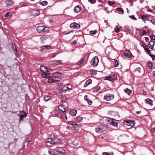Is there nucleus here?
<instances>
[{
	"mask_svg": "<svg viewBox=\"0 0 155 155\" xmlns=\"http://www.w3.org/2000/svg\"><path fill=\"white\" fill-rule=\"evenodd\" d=\"M31 15L33 16H36L39 15L40 14L39 11L36 9H33L30 12Z\"/></svg>",
	"mask_w": 155,
	"mask_h": 155,
	"instance_id": "nucleus-7",
	"label": "nucleus"
},
{
	"mask_svg": "<svg viewBox=\"0 0 155 155\" xmlns=\"http://www.w3.org/2000/svg\"><path fill=\"white\" fill-rule=\"evenodd\" d=\"M62 74L61 73L55 72L52 74V76L56 78H59L61 77Z\"/></svg>",
	"mask_w": 155,
	"mask_h": 155,
	"instance_id": "nucleus-17",
	"label": "nucleus"
},
{
	"mask_svg": "<svg viewBox=\"0 0 155 155\" xmlns=\"http://www.w3.org/2000/svg\"><path fill=\"white\" fill-rule=\"evenodd\" d=\"M123 54L127 58H130L131 55L130 52L128 50L124 51L123 52Z\"/></svg>",
	"mask_w": 155,
	"mask_h": 155,
	"instance_id": "nucleus-13",
	"label": "nucleus"
},
{
	"mask_svg": "<svg viewBox=\"0 0 155 155\" xmlns=\"http://www.w3.org/2000/svg\"><path fill=\"white\" fill-rule=\"evenodd\" d=\"M89 2H91V3H94L96 2V0H88Z\"/></svg>",
	"mask_w": 155,
	"mask_h": 155,
	"instance_id": "nucleus-60",
	"label": "nucleus"
},
{
	"mask_svg": "<svg viewBox=\"0 0 155 155\" xmlns=\"http://www.w3.org/2000/svg\"><path fill=\"white\" fill-rule=\"evenodd\" d=\"M12 16V14L11 13H7L5 15V17L7 19H8L10 18Z\"/></svg>",
	"mask_w": 155,
	"mask_h": 155,
	"instance_id": "nucleus-29",
	"label": "nucleus"
},
{
	"mask_svg": "<svg viewBox=\"0 0 155 155\" xmlns=\"http://www.w3.org/2000/svg\"><path fill=\"white\" fill-rule=\"evenodd\" d=\"M91 74L92 75H96L97 74L96 71L94 70H91L90 71Z\"/></svg>",
	"mask_w": 155,
	"mask_h": 155,
	"instance_id": "nucleus-42",
	"label": "nucleus"
},
{
	"mask_svg": "<svg viewBox=\"0 0 155 155\" xmlns=\"http://www.w3.org/2000/svg\"><path fill=\"white\" fill-rule=\"evenodd\" d=\"M117 76L115 75H110L106 77L105 79L113 81L114 80L117 79Z\"/></svg>",
	"mask_w": 155,
	"mask_h": 155,
	"instance_id": "nucleus-9",
	"label": "nucleus"
},
{
	"mask_svg": "<svg viewBox=\"0 0 155 155\" xmlns=\"http://www.w3.org/2000/svg\"><path fill=\"white\" fill-rule=\"evenodd\" d=\"M42 75L44 78H51L52 76V74L51 73L44 72L42 73Z\"/></svg>",
	"mask_w": 155,
	"mask_h": 155,
	"instance_id": "nucleus-11",
	"label": "nucleus"
},
{
	"mask_svg": "<svg viewBox=\"0 0 155 155\" xmlns=\"http://www.w3.org/2000/svg\"><path fill=\"white\" fill-rule=\"evenodd\" d=\"M26 113L24 111H21L20 114V120H21L24 118L26 117Z\"/></svg>",
	"mask_w": 155,
	"mask_h": 155,
	"instance_id": "nucleus-16",
	"label": "nucleus"
},
{
	"mask_svg": "<svg viewBox=\"0 0 155 155\" xmlns=\"http://www.w3.org/2000/svg\"><path fill=\"white\" fill-rule=\"evenodd\" d=\"M72 86L71 84H68L65 85L61 88L63 91H66L69 90H71L72 88Z\"/></svg>",
	"mask_w": 155,
	"mask_h": 155,
	"instance_id": "nucleus-6",
	"label": "nucleus"
},
{
	"mask_svg": "<svg viewBox=\"0 0 155 155\" xmlns=\"http://www.w3.org/2000/svg\"><path fill=\"white\" fill-rule=\"evenodd\" d=\"M68 124H69L70 125H72L73 126L75 124V123L71 121H68Z\"/></svg>",
	"mask_w": 155,
	"mask_h": 155,
	"instance_id": "nucleus-49",
	"label": "nucleus"
},
{
	"mask_svg": "<svg viewBox=\"0 0 155 155\" xmlns=\"http://www.w3.org/2000/svg\"><path fill=\"white\" fill-rule=\"evenodd\" d=\"M48 81V82L50 83H53L56 82V81H55L53 79H49Z\"/></svg>",
	"mask_w": 155,
	"mask_h": 155,
	"instance_id": "nucleus-43",
	"label": "nucleus"
},
{
	"mask_svg": "<svg viewBox=\"0 0 155 155\" xmlns=\"http://www.w3.org/2000/svg\"><path fill=\"white\" fill-rule=\"evenodd\" d=\"M143 47L144 48V49L145 50L148 52V53H149L150 52V51L149 49L148 48L147 46L146 45H144Z\"/></svg>",
	"mask_w": 155,
	"mask_h": 155,
	"instance_id": "nucleus-33",
	"label": "nucleus"
},
{
	"mask_svg": "<svg viewBox=\"0 0 155 155\" xmlns=\"http://www.w3.org/2000/svg\"><path fill=\"white\" fill-rule=\"evenodd\" d=\"M149 55L152 58L153 60H154L155 59V56L153 54H150Z\"/></svg>",
	"mask_w": 155,
	"mask_h": 155,
	"instance_id": "nucleus-54",
	"label": "nucleus"
},
{
	"mask_svg": "<svg viewBox=\"0 0 155 155\" xmlns=\"http://www.w3.org/2000/svg\"><path fill=\"white\" fill-rule=\"evenodd\" d=\"M83 118L80 117H78L76 118V121L78 122H80L83 120Z\"/></svg>",
	"mask_w": 155,
	"mask_h": 155,
	"instance_id": "nucleus-34",
	"label": "nucleus"
},
{
	"mask_svg": "<svg viewBox=\"0 0 155 155\" xmlns=\"http://www.w3.org/2000/svg\"><path fill=\"white\" fill-rule=\"evenodd\" d=\"M145 102L146 104H149L150 106L153 105V101L149 98L146 99Z\"/></svg>",
	"mask_w": 155,
	"mask_h": 155,
	"instance_id": "nucleus-20",
	"label": "nucleus"
},
{
	"mask_svg": "<svg viewBox=\"0 0 155 155\" xmlns=\"http://www.w3.org/2000/svg\"><path fill=\"white\" fill-rule=\"evenodd\" d=\"M77 41L76 40H75L73 41L72 42L71 44L72 45H74L77 43Z\"/></svg>",
	"mask_w": 155,
	"mask_h": 155,
	"instance_id": "nucleus-55",
	"label": "nucleus"
},
{
	"mask_svg": "<svg viewBox=\"0 0 155 155\" xmlns=\"http://www.w3.org/2000/svg\"><path fill=\"white\" fill-rule=\"evenodd\" d=\"M140 70H141L140 68L139 67V68H137L135 69V71H137L139 72H140Z\"/></svg>",
	"mask_w": 155,
	"mask_h": 155,
	"instance_id": "nucleus-57",
	"label": "nucleus"
},
{
	"mask_svg": "<svg viewBox=\"0 0 155 155\" xmlns=\"http://www.w3.org/2000/svg\"><path fill=\"white\" fill-rule=\"evenodd\" d=\"M99 60L97 56L94 57L93 58L91 61V65L94 67L96 66L98 64Z\"/></svg>",
	"mask_w": 155,
	"mask_h": 155,
	"instance_id": "nucleus-5",
	"label": "nucleus"
},
{
	"mask_svg": "<svg viewBox=\"0 0 155 155\" xmlns=\"http://www.w3.org/2000/svg\"><path fill=\"white\" fill-rule=\"evenodd\" d=\"M48 38V36L46 35H44L42 36L40 38V39L41 41H43L44 40Z\"/></svg>",
	"mask_w": 155,
	"mask_h": 155,
	"instance_id": "nucleus-27",
	"label": "nucleus"
},
{
	"mask_svg": "<svg viewBox=\"0 0 155 155\" xmlns=\"http://www.w3.org/2000/svg\"><path fill=\"white\" fill-rule=\"evenodd\" d=\"M107 127L106 125H98L96 128V132L98 134H101L106 131Z\"/></svg>",
	"mask_w": 155,
	"mask_h": 155,
	"instance_id": "nucleus-1",
	"label": "nucleus"
},
{
	"mask_svg": "<svg viewBox=\"0 0 155 155\" xmlns=\"http://www.w3.org/2000/svg\"><path fill=\"white\" fill-rule=\"evenodd\" d=\"M115 3L114 2L109 1V5H112Z\"/></svg>",
	"mask_w": 155,
	"mask_h": 155,
	"instance_id": "nucleus-53",
	"label": "nucleus"
},
{
	"mask_svg": "<svg viewBox=\"0 0 155 155\" xmlns=\"http://www.w3.org/2000/svg\"><path fill=\"white\" fill-rule=\"evenodd\" d=\"M48 4V2L46 1H43L40 2V4L42 6H45Z\"/></svg>",
	"mask_w": 155,
	"mask_h": 155,
	"instance_id": "nucleus-35",
	"label": "nucleus"
},
{
	"mask_svg": "<svg viewBox=\"0 0 155 155\" xmlns=\"http://www.w3.org/2000/svg\"><path fill=\"white\" fill-rule=\"evenodd\" d=\"M12 47L13 49L15 51H17V49H16V48L15 47V45L14 44H12Z\"/></svg>",
	"mask_w": 155,
	"mask_h": 155,
	"instance_id": "nucleus-56",
	"label": "nucleus"
},
{
	"mask_svg": "<svg viewBox=\"0 0 155 155\" xmlns=\"http://www.w3.org/2000/svg\"><path fill=\"white\" fill-rule=\"evenodd\" d=\"M52 70V69L50 68H47L46 70H45V71L47 72H50Z\"/></svg>",
	"mask_w": 155,
	"mask_h": 155,
	"instance_id": "nucleus-61",
	"label": "nucleus"
},
{
	"mask_svg": "<svg viewBox=\"0 0 155 155\" xmlns=\"http://www.w3.org/2000/svg\"><path fill=\"white\" fill-rule=\"evenodd\" d=\"M92 83V81L91 79H89L86 81V83L84 84V87H87L88 85Z\"/></svg>",
	"mask_w": 155,
	"mask_h": 155,
	"instance_id": "nucleus-24",
	"label": "nucleus"
},
{
	"mask_svg": "<svg viewBox=\"0 0 155 155\" xmlns=\"http://www.w3.org/2000/svg\"><path fill=\"white\" fill-rule=\"evenodd\" d=\"M77 111L75 110H72L70 112V114L72 116H75L77 114Z\"/></svg>",
	"mask_w": 155,
	"mask_h": 155,
	"instance_id": "nucleus-28",
	"label": "nucleus"
},
{
	"mask_svg": "<svg viewBox=\"0 0 155 155\" xmlns=\"http://www.w3.org/2000/svg\"><path fill=\"white\" fill-rule=\"evenodd\" d=\"M63 105H60L58 106V109L61 111L65 112L66 110V109L64 107Z\"/></svg>",
	"mask_w": 155,
	"mask_h": 155,
	"instance_id": "nucleus-21",
	"label": "nucleus"
},
{
	"mask_svg": "<svg viewBox=\"0 0 155 155\" xmlns=\"http://www.w3.org/2000/svg\"><path fill=\"white\" fill-rule=\"evenodd\" d=\"M51 46L48 45H44L40 47V50L41 51H43L47 49H49L51 48Z\"/></svg>",
	"mask_w": 155,
	"mask_h": 155,
	"instance_id": "nucleus-15",
	"label": "nucleus"
},
{
	"mask_svg": "<svg viewBox=\"0 0 155 155\" xmlns=\"http://www.w3.org/2000/svg\"><path fill=\"white\" fill-rule=\"evenodd\" d=\"M14 3V2L12 0H7L5 2V4L7 6L12 5Z\"/></svg>",
	"mask_w": 155,
	"mask_h": 155,
	"instance_id": "nucleus-19",
	"label": "nucleus"
},
{
	"mask_svg": "<svg viewBox=\"0 0 155 155\" xmlns=\"http://www.w3.org/2000/svg\"><path fill=\"white\" fill-rule=\"evenodd\" d=\"M155 43L154 41H150L149 44V45H150V46L149 47V48L150 49H152Z\"/></svg>",
	"mask_w": 155,
	"mask_h": 155,
	"instance_id": "nucleus-25",
	"label": "nucleus"
},
{
	"mask_svg": "<svg viewBox=\"0 0 155 155\" xmlns=\"http://www.w3.org/2000/svg\"><path fill=\"white\" fill-rule=\"evenodd\" d=\"M51 137L52 139H55L57 138V136L55 135L54 134H52L51 135Z\"/></svg>",
	"mask_w": 155,
	"mask_h": 155,
	"instance_id": "nucleus-48",
	"label": "nucleus"
},
{
	"mask_svg": "<svg viewBox=\"0 0 155 155\" xmlns=\"http://www.w3.org/2000/svg\"><path fill=\"white\" fill-rule=\"evenodd\" d=\"M126 31L129 33H130L131 32V30L129 28L126 29Z\"/></svg>",
	"mask_w": 155,
	"mask_h": 155,
	"instance_id": "nucleus-62",
	"label": "nucleus"
},
{
	"mask_svg": "<svg viewBox=\"0 0 155 155\" xmlns=\"http://www.w3.org/2000/svg\"><path fill=\"white\" fill-rule=\"evenodd\" d=\"M129 17L131 19H133L134 20H137V19L135 17L134 15H131L129 16Z\"/></svg>",
	"mask_w": 155,
	"mask_h": 155,
	"instance_id": "nucleus-46",
	"label": "nucleus"
},
{
	"mask_svg": "<svg viewBox=\"0 0 155 155\" xmlns=\"http://www.w3.org/2000/svg\"><path fill=\"white\" fill-rule=\"evenodd\" d=\"M114 30L115 32L116 33H118L120 31V29L117 26H116L115 27Z\"/></svg>",
	"mask_w": 155,
	"mask_h": 155,
	"instance_id": "nucleus-41",
	"label": "nucleus"
},
{
	"mask_svg": "<svg viewBox=\"0 0 155 155\" xmlns=\"http://www.w3.org/2000/svg\"><path fill=\"white\" fill-rule=\"evenodd\" d=\"M61 118L64 119V120H67L68 118L65 113H63L61 115Z\"/></svg>",
	"mask_w": 155,
	"mask_h": 155,
	"instance_id": "nucleus-32",
	"label": "nucleus"
},
{
	"mask_svg": "<svg viewBox=\"0 0 155 155\" xmlns=\"http://www.w3.org/2000/svg\"><path fill=\"white\" fill-rule=\"evenodd\" d=\"M81 10V7L79 5L76 6L74 8V11L76 13L79 12Z\"/></svg>",
	"mask_w": 155,
	"mask_h": 155,
	"instance_id": "nucleus-22",
	"label": "nucleus"
},
{
	"mask_svg": "<svg viewBox=\"0 0 155 155\" xmlns=\"http://www.w3.org/2000/svg\"><path fill=\"white\" fill-rule=\"evenodd\" d=\"M56 56V54H51V58H54Z\"/></svg>",
	"mask_w": 155,
	"mask_h": 155,
	"instance_id": "nucleus-63",
	"label": "nucleus"
},
{
	"mask_svg": "<svg viewBox=\"0 0 155 155\" xmlns=\"http://www.w3.org/2000/svg\"><path fill=\"white\" fill-rule=\"evenodd\" d=\"M124 123L125 125L133 127L135 125V122L134 121H131L129 120H126L124 121Z\"/></svg>",
	"mask_w": 155,
	"mask_h": 155,
	"instance_id": "nucleus-4",
	"label": "nucleus"
},
{
	"mask_svg": "<svg viewBox=\"0 0 155 155\" xmlns=\"http://www.w3.org/2000/svg\"><path fill=\"white\" fill-rule=\"evenodd\" d=\"M85 60L84 58H82L81 59V60L78 61L76 64L78 65H81L82 63Z\"/></svg>",
	"mask_w": 155,
	"mask_h": 155,
	"instance_id": "nucleus-26",
	"label": "nucleus"
},
{
	"mask_svg": "<svg viewBox=\"0 0 155 155\" xmlns=\"http://www.w3.org/2000/svg\"><path fill=\"white\" fill-rule=\"evenodd\" d=\"M147 15H141V18L143 19H144L147 18Z\"/></svg>",
	"mask_w": 155,
	"mask_h": 155,
	"instance_id": "nucleus-58",
	"label": "nucleus"
},
{
	"mask_svg": "<svg viewBox=\"0 0 155 155\" xmlns=\"http://www.w3.org/2000/svg\"><path fill=\"white\" fill-rule=\"evenodd\" d=\"M84 99L88 103L89 105H91L92 104V101L89 100L88 99V96L87 95H85L84 96Z\"/></svg>",
	"mask_w": 155,
	"mask_h": 155,
	"instance_id": "nucleus-23",
	"label": "nucleus"
},
{
	"mask_svg": "<svg viewBox=\"0 0 155 155\" xmlns=\"http://www.w3.org/2000/svg\"><path fill=\"white\" fill-rule=\"evenodd\" d=\"M97 32V30H94V31H90V33L91 34L93 35L95 34Z\"/></svg>",
	"mask_w": 155,
	"mask_h": 155,
	"instance_id": "nucleus-38",
	"label": "nucleus"
},
{
	"mask_svg": "<svg viewBox=\"0 0 155 155\" xmlns=\"http://www.w3.org/2000/svg\"><path fill=\"white\" fill-rule=\"evenodd\" d=\"M106 121L108 122L109 124L115 127H117L118 126L117 121L114 119L112 118L107 119H106Z\"/></svg>",
	"mask_w": 155,
	"mask_h": 155,
	"instance_id": "nucleus-3",
	"label": "nucleus"
},
{
	"mask_svg": "<svg viewBox=\"0 0 155 155\" xmlns=\"http://www.w3.org/2000/svg\"><path fill=\"white\" fill-rule=\"evenodd\" d=\"M48 153L51 155H56L55 154H54V152L52 151H49Z\"/></svg>",
	"mask_w": 155,
	"mask_h": 155,
	"instance_id": "nucleus-50",
	"label": "nucleus"
},
{
	"mask_svg": "<svg viewBox=\"0 0 155 155\" xmlns=\"http://www.w3.org/2000/svg\"><path fill=\"white\" fill-rule=\"evenodd\" d=\"M56 150L60 153H65V150L61 147H57L56 148Z\"/></svg>",
	"mask_w": 155,
	"mask_h": 155,
	"instance_id": "nucleus-14",
	"label": "nucleus"
},
{
	"mask_svg": "<svg viewBox=\"0 0 155 155\" xmlns=\"http://www.w3.org/2000/svg\"><path fill=\"white\" fill-rule=\"evenodd\" d=\"M70 27L75 29H78L80 28V25L76 22H73L71 23L70 25Z\"/></svg>",
	"mask_w": 155,
	"mask_h": 155,
	"instance_id": "nucleus-10",
	"label": "nucleus"
},
{
	"mask_svg": "<svg viewBox=\"0 0 155 155\" xmlns=\"http://www.w3.org/2000/svg\"><path fill=\"white\" fill-rule=\"evenodd\" d=\"M114 96L113 94H109L105 96L104 98L107 101H109L114 99Z\"/></svg>",
	"mask_w": 155,
	"mask_h": 155,
	"instance_id": "nucleus-12",
	"label": "nucleus"
},
{
	"mask_svg": "<svg viewBox=\"0 0 155 155\" xmlns=\"http://www.w3.org/2000/svg\"><path fill=\"white\" fill-rule=\"evenodd\" d=\"M73 127H74V130L75 131H77L79 130V127L77 124H75L73 126Z\"/></svg>",
	"mask_w": 155,
	"mask_h": 155,
	"instance_id": "nucleus-30",
	"label": "nucleus"
},
{
	"mask_svg": "<svg viewBox=\"0 0 155 155\" xmlns=\"http://www.w3.org/2000/svg\"><path fill=\"white\" fill-rule=\"evenodd\" d=\"M47 68L43 66H41L40 68V70L41 71H45V70H46Z\"/></svg>",
	"mask_w": 155,
	"mask_h": 155,
	"instance_id": "nucleus-36",
	"label": "nucleus"
},
{
	"mask_svg": "<svg viewBox=\"0 0 155 155\" xmlns=\"http://www.w3.org/2000/svg\"><path fill=\"white\" fill-rule=\"evenodd\" d=\"M61 64V60H57L53 61L52 64L53 65H56Z\"/></svg>",
	"mask_w": 155,
	"mask_h": 155,
	"instance_id": "nucleus-18",
	"label": "nucleus"
},
{
	"mask_svg": "<svg viewBox=\"0 0 155 155\" xmlns=\"http://www.w3.org/2000/svg\"><path fill=\"white\" fill-rule=\"evenodd\" d=\"M50 97L49 96H45L44 98V100L45 101H47L48 100Z\"/></svg>",
	"mask_w": 155,
	"mask_h": 155,
	"instance_id": "nucleus-47",
	"label": "nucleus"
},
{
	"mask_svg": "<svg viewBox=\"0 0 155 155\" xmlns=\"http://www.w3.org/2000/svg\"><path fill=\"white\" fill-rule=\"evenodd\" d=\"M48 140L46 142V145L48 147H51L56 144V143L54 141L51 140V139H48Z\"/></svg>",
	"mask_w": 155,
	"mask_h": 155,
	"instance_id": "nucleus-8",
	"label": "nucleus"
},
{
	"mask_svg": "<svg viewBox=\"0 0 155 155\" xmlns=\"http://www.w3.org/2000/svg\"><path fill=\"white\" fill-rule=\"evenodd\" d=\"M104 155H114L113 153V152L110 153H108L104 152L103 153Z\"/></svg>",
	"mask_w": 155,
	"mask_h": 155,
	"instance_id": "nucleus-44",
	"label": "nucleus"
},
{
	"mask_svg": "<svg viewBox=\"0 0 155 155\" xmlns=\"http://www.w3.org/2000/svg\"><path fill=\"white\" fill-rule=\"evenodd\" d=\"M151 130L153 132H155V127L152 129Z\"/></svg>",
	"mask_w": 155,
	"mask_h": 155,
	"instance_id": "nucleus-64",
	"label": "nucleus"
},
{
	"mask_svg": "<svg viewBox=\"0 0 155 155\" xmlns=\"http://www.w3.org/2000/svg\"><path fill=\"white\" fill-rule=\"evenodd\" d=\"M147 32L146 31L143 30L140 32V34L141 36H143L145 35L147 33Z\"/></svg>",
	"mask_w": 155,
	"mask_h": 155,
	"instance_id": "nucleus-31",
	"label": "nucleus"
},
{
	"mask_svg": "<svg viewBox=\"0 0 155 155\" xmlns=\"http://www.w3.org/2000/svg\"><path fill=\"white\" fill-rule=\"evenodd\" d=\"M148 67L150 69H151L153 67V64L151 63H149L148 64Z\"/></svg>",
	"mask_w": 155,
	"mask_h": 155,
	"instance_id": "nucleus-52",
	"label": "nucleus"
},
{
	"mask_svg": "<svg viewBox=\"0 0 155 155\" xmlns=\"http://www.w3.org/2000/svg\"><path fill=\"white\" fill-rule=\"evenodd\" d=\"M37 31L39 33H44L48 31L49 28L45 26H38L36 28Z\"/></svg>",
	"mask_w": 155,
	"mask_h": 155,
	"instance_id": "nucleus-2",
	"label": "nucleus"
},
{
	"mask_svg": "<svg viewBox=\"0 0 155 155\" xmlns=\"http://www.w3.org/2000/svg\"><path fill=\"white\" fill-rule=\"evenodd\" d=\"M115 64L114 65V66L115 67H117L118 66L119 64L118 61L117 60H115Z\"/></svg>",
	"mask_w": 155,
	"mask_h": 155,
	"instance_id": "nucleus-51",
	"label": "nucleus"
},
{
	"mask_svg": "<svg viewBox=\"0 0 155 155\" xmlns=\"http://www.w3.org/2000/svg\"><path fill=\"white\" fill-rule=\"evenodd\" d=\"M117 10L119 12L124 13V11L121 8H117Z\"/></svg>",
	"mask_w": 155,
	"mask_h": 155,
	"instance_id": "nucleus-45",
	"label": "nucleus"
},
{
	"mask_svg": "<svg viewBox=\"0 0 155 155\" xmlns=\"http://www.w3.org/2000/svg\"><path fill=\"white\" fill-rule=\"evenodd\" d=\"M124 90L125 91V92L129 95L131 92V91L127 88L126 90Z\"/></svg>",
	"mask_w": 155,
	"mask_h": 155,
	"instance_id": "nucleus-40",
	"label": "nucleus"
},
{
	"mask_svg": "<svg viewBox=\"0 0 155 155\" xmlns=\"http://www.w3.org/2000/svg\"><path fill=\"white\" fill-rule=\"evenodd\" d=\"M67 99V97L65 95L62 96V101L63 102H65Z\"/></svg>",
	"mask_w": 155,
	"mask_h": 155,
	"instance_id": "nucleus-37",
	"label": "nucleus"
},
{
	"mask_svg": "<svg viewBox=\"0 0 155 155\" xmlns=\"http://www.w3.org/2000/svg\"><path fill=\"white\" fill-rule=\"evenodd\" d=\"M100 87L99 86H97L94 88V90L96 91H98L100 89Z\"/></svg>",
	"mask_w": 155,
	"mask_h": 155,
	"instance_id": "nucleus-39",
	"label": "nucleus"
},
{
	"mask_svg": "<svg viewBox=\"0 0 155 155\" xmlns=\"http://www.w3.org/2000/svg\"><path fill=\"white\" fill-rule=\"evenodd\" d=\"M151 39L152 40H155V36L152 35L150 36Z\"/></svg>",
	"mask_w": 155,
	"mask_h": 155,
	"instance_id": "nucleus-59",
	"label": "nucleus"
}]
</instances>
